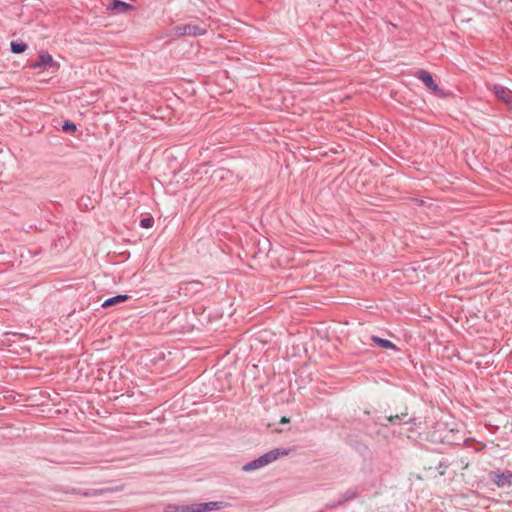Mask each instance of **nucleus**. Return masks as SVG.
Here are the masks:
<instances>
[{
    "mask_svg": "<svg viewBox=\"0 0 512 512\" xmlns=\"http://www.w3.org/2000/svg\"><path fill=\"white\" fill-rule=\"evenodd\" d=\"M415 76L421 80L433 93L439 94L441 92L431 73L427 70L420 69L415 73Z\"/></svg>",
    "mask_w": 512,
    "mask_h": 512,
    "instance_id": "6",
    "label": "nucleus"
},
{
    "mask_svg": "<svg viewBox=\"0 0 512 512\" xmlns=\"http://www.w3.org/2000/svg\"><path fill=\"white\" fill-rule=\"evenodd\" d=\"M216 173H217V174H219V177H220L221 179H223V178H224V174L229 173V171H228V170H225V169H219L218 171H216Z\"/></svg>",
    "mask_w": 512,
    "mask_h": 512,
    "instance_id": "15",
    "label": "nucleus"
},
{
    "mask_svg": "<svg viewBox=\"0 0 512 512\" xmlns=\"http://www.w3.org/2000/svg\"><path fill=\"white\" fill-rule=\"evenodd\" d=\"M289 453H290V449L277 448V449L270 450L269 452L261 455L257 459H254V460L246 463L243 466V470L246 472H250V471L262 468V467L272 463L273 461L277 460L279 457L287 456Z\"/></svg>",
    "mask_w": 512,
    "mask_h": 512,
    "instance_id": "1",
    "label": "nucleus"
},
{
    "mask_svg": "<svg viewBox=\"0 0 512 512\" xmlns=\"http://www.w3.org/2000/svg\"><path fill=\"white\" fill-rule=\"evenodd\" d=\"M491 90L496 95L498 99L503 101L506 105L512 104V91L502 85L495 84L492 86Z\"/></svg>",
    "mask_w": 512,
    "mask_h": 512,
    "instance_id": "7",
    "label": "nucleus"
},
{
    "mask_svg": "<svg viewBox=\"0 0 512 512\" xmlns=\"http://www.w3.org/2000/svg\"><path fill=\"white\" fill-rule=\"evenodd\" d=\"M280 422H281V423H288V422H289V419H288V418H286V417H282Z\"/></svg>",
    "mask_w": 512,
    "mask_h": 512,
    "instance_id": "16",
    "label": "nucleus"
},
{
    "mask_svg": "<svg viewBox=\"0 0 512 512\" xmlns=\"http://www.w3.org/2000/svg\"><path fill=\"white\" fill-rule=\"evenodd\" d=\"M108 9L116 13H125L132 9V6L124 1L113 0L112 3L109 4Z\"/></svg>",
    "mask_w": 512,
    "mask_h": 512,
    "instance_id": "8",
    "label": "nucleus"
},
{
    "mask_svg": "<svg viewBox=\"0 0 512 512\" xmlns=\"http://www.w3.org/2000/svg\"><path fill=\"white\" fill-rule=\"evenodd\" d=\"M371 341L374 342L375 344H378L380 347L384 348V349H391V350H394V351H397L398 348L396 347V345L387 340V339H383V338H380L378 336H372L371 337Z\"/></svg>",
    "mask_w": 512,
    "mask_h": 512,
    "instance_id": "10",
    "label": "nucleus"
},
{
    "mask_svg": "<svg viewBox=\"0 0 512 512\" xmlns=\"http://www.w3.org/2000/svg\"><path fill=\"white\" fill-rule=\"evenodd\" d=\"M11 52L14 54L23 53L27 49V45L24 42H11L10 44Z\"/></svg>",
    "mask_w": 512,
    "mask_h": 512,
    "instance_id": "12",
    "label": "nucleus"
},
{
    "mask_svg": "<svg viewBox=\"0 0 512 512\" xmlns=\"http://www.w3.org/2000/svg\"><path fill=\"white\" fill-rule=\"evenodd\" d=\"M175 33L178 36H200L205 35L207 29L195 24H184L176 26Z\"/></svg>",
    "mask_w": 512,
    "mask_h": 512,
    "instance_id": "4",
    "label": "nucleus"
},
{
    "mask_svg": "<svg viewBox=\"0 0 512 512\" xmlns=\"http://www.w3.org/2000/svg\"><path fill=\"white\" fill-rule=\"evenodd\" d=\"M490 477L493 480L494 484L498 488L511 487L512 486V471H510V470L492 471L490 473Z\"/></svg>",
    "mask_w": 512,
    "mask_h": 512,
    "instance_id": "5",
    "label": "nucleus"
},
{
    "mask_svg": "<svg viewBox=\"0 0 512 512\" xmlns=\"http://www.w3.org/2000/svg\"><path fill=\"white\" fill-rule=\"evenodd\" d=\"M152 225H153V218H151V217L143 218L140 221V226L142 228H150V227H152Z\"/></svg>",
    "mask_w": 512,
    "mask_h": 512,
    "instance_id": "14",
    "label": "nucleus"
},
{
    "mask_svg": "<svg viewBox=\"0 0 512 512\" xmlns=\"http://www.w3.org/2000/svg\"><path fill=\"white\" fill-rule=\"evenodd\" d=\"M62 129L66 132H75L76 129H77V126L75 123L73 122H70V121H66L63 126H62Z\"/></svg>",
    "mask_w": 512,
    "mask_h": 512,
    "instance_id": "13",
    "label": "nucleus"
},
{
    "mask_svg": "<svg viewBox=\"0 0 512 512\" xmlns=\"http://www.w3.org/2000/svg\"><path fill=\"white\" fill-rule=\"evenodd\" d=\"M32 69H52V72H56L60 68V64L56 62L52 55L46 51H40L36 61L30 64Z\"/></svg>",
    "mask_w": 512,
    "mask_h": 512,
    "instance_id": "2",
    "label": "nucleus"
},
{
    "mask_svg": "<svg viewBox=\"0 0 512 512\" xmlns=\"http://www.w3.org/2000/svg\"><path fill=\"white\" fill-rule=\"evenodd\" d=\"M358 495H359L358 488H356V487L350 488L341 495L337 505H342L346 502L354 500L355 498H357Z\"/></svg>",
    "mask_w": 512,
    "mask_h": 512,
    "instance_id": "9",
    "label": "nucleus"
},
{
    "mask_svg": "<svg viewBox=\"0 0 512 512\" xmlns=\"http://www.w3.org/2000/svg\"><path fill=\"white\" fill-rule=\"evenodd\" d=\"M225 504L221 501H211L206 503H196L182 508V512H212L224 508Z\"/></svg>",
    "mask_w": 512,
    "mask_h": 512,
    "instance_id": "3",
    "label": "nucleus"
},
{
    "mask_svg": "<svg viewBox=\"0 0 512 512\" xmlns=\"http://www.w3.org/2000/svg\"><path fill=\"white\" fill-rule=\"evenodd\" d=\"M127 299H128V295H124V294L117 295V296L106 299L103 302L102 307H109V306L115 305L117 303L124 302Z\"/></svg>",
    "mask_w": 512,
    "mask_h": 512,
    "instance_id": "11",
    "label": "nucleus"
}]
</instances>
